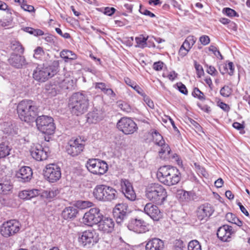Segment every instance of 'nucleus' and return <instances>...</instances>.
<instances>
[{"mask_svg": "<svg viewBox=\"0 0 250 250\" xmlns=\"http://www.w3.org/2000/svg\"><path fill=\"white\" fill-rule=\"evenodd\" d=\"M19 117L26 123L33 122L38 113V107L35 102L31 100H23L17 105Z\"/></svg>", "mask_w": 250, "mask_h": 250, "instance_id": "f257e3e1", "label": "nucleus"}, {"mask_svg": "<svg viewBox=\"0 0 250 250\" xmlns=\"http://www.w3.org/2000/svg\"><path fill=\"white\" fill-rule=\"evenodd\" d=\"M157 177L161 183L170 186L177 184L180 181L181 173L176 167L164 166L158 169Z\"/></svg>", "mask_w": 250, "mask_h": 250, "instance_id": "f03ea898", "label": "nucleus"}, {"mask_svg": "<svg viewBox=\"0 0 250 250\" xmlns=\"http://www.w3.org/2000/svg\"><path fill=\"white\" fill-rule=\"evenodd\" d=\"M88 105V98L80 92L73 94L70 98L68 104L71 112L76 116L84 113L87 110Z\"/></svg>", "mask_w": 250, "mask_h": 250, "instance_id": "7ed1b4c3", "label": "nucleus"}, {"mask_svg": "<svg viewBox=\"0 0 250 250\" xmlns=\"http://www.w3.org/2000/svg\"><path fill=\"white\" fill-rule=\"evenodd\" d=\"M146 197L158 205L164 203L167 197V192L164 187L159 183H151L146 188Z\"/></svg>", "mask_w": 250, "mask_h": 250, "instance_id": "20e7f679", "label": "nucleus"}, {"mask_svg": "<svg viewBox=\"0 0 250 250\" xmlns=\"http://www.w3.org/2000/svg\"><path fill=\"white\" fill-rule=\"evenodd\" d=\"M94 197L98 201L111 202L118 198V193L114 188L105 185H97L93 189Z\"/></svg>", "mask_w": 250, "mask_h": 250, "instance_id": "39448f33", "label": "nucleus"}, {"mask_svg": "<svg viewBox=\"0 0 250 250\" xmlns=\"http://www.w3.org/2000/svg\"><path fill=\"white\" fill-rule=\"evenodd\" d=\"M57 71V69L55 66L38 65L33 71V77L37 81L44 82L53 77Z\"/></svg>", "mask_w": 250, "mask_h": 250, "instance_id": "423d86ee", "label": "nucleus"}, {"mask_svg": "<svg viewBox=\"0 0 250 250\" xmlns=\"http://www.w3.org/2000/svg\"><path fill=\"white\" fill-rule=\"evenodd\" d=\"M36 122L38 129L42 133L47 135L54 133L55 126L52 117L44 115L39 116L36 119Z\"/></svg>", "mask_w": 250, "mask_h": 250, "instance_id": "0eeeda50", "label": "nucleus"}, {"mask_svg": "<svg viewBox=\"0 0 250 250\" xmlns=\"http://www.w3.org/2000/svg\"><path fill=\"white\" fill-rule=\"evenodd\" d=\"M43 172L44 178L51 183L57 182L62 176L60 167L55 163L46 165Z\"/></svg>", "mask_w": 250, "mask_h": 250, "instance_id": "6e6552de", "label": "nucleus"}, {"mask_svg": "<svg viewBox=\"0 0 250 250\" xmlns=\"http://www.w3.org/2000/svg\"><path fill=\"white\" fill-rule=\"evenodd\" d=\"M89 172L95 175H103L108 170V165L104 161L98 159H90L85 164Z\"/></svg>", "mask_w": 250, "mask_h": 250, "instance_id": "1a4fd4ad", "label": "nucleus"}, {"mask_svg": "<svg viewBox=\"0 0 250 250\" xmlns=\"http://www.w3.org/2000/svg\"><path fill=\"white\" fill-rule=\"evenodd\" d=\"M98 241V235L94 230H85L80 234L78 237L80 245L86 248H89L94 245Z\"/></svg>", "mask_w": 250, "mask_h": 250, "instance_id": "9d476101", "label": "nucleus"}, {"mask_svg": "<svg viewBox=\"0 0 250 250\" xmlns=\"http://www.w3.org/2000/svg\"><path fill=\"white\" fill-rule=\"evenodd\" d=\"M84 142L81 138L70 140L66 146L67 153L72 157L78 156L84 148Z\"/></svg>", "mask_w": 250, "mask_h": 250, "instance_id": "9b49d317", "label": "nucleus"}, {"mask_svg": "<svg viewBox=\"0 0 250 250\" xmlns=\"http://www.w3.org/2000/svg\"><path fill=\"white\" fill-rule=\"evenodd\" d=\"M117 127L125 134H132L137 131L138 127L136 123L130 118L123 117L117 124Z\"/></svg>", "mask_w": 250, "mask_h": 250, "instance_id": "f8f14e48", "label": "nucleus"}, {"mask_svg": "<svg viewBox=\"0 0 250 250\" xmlns=\"http://www.w3.org/2000/svg\"><path fill=\"white\" fill-rule=\"evenodd\" d=\"M20 224L16 220H11L4 223L0 228V233L5 237H8L17 233L20 230Z\"/></svg>", "mask_w": 250, "mask_h": 250, "instance_id": "ddd939ff", "label": "nucleus"}, {"mask_svg": "<svg viewBox=\"0 0 250 250\" xmlns=\"http://www.w3.org/2000/svg\"><path fill=\"white\" fill-rule=\"evenodd\" d=\"M102 215V214L98 208H92L84 214L83 218V222L84 224L89 226L98 224Z\"/></svg>", "mask_w": 250, "mask_h": 250, "instance_id": "4468645a", "label": "nucleus"}, {"mask_svg": "<svg viewBox=\"0 0 250 250\" xmlns=\"http://www.w3.org/2000/svg\"><path fill=\"white\" fill-rule=\"evenodd\" d=\"M127 227L129 230L137 233H145L148 230V224L141 219L131 218Z\"/></svg>", "mask_w": 250, "mask_h": 250, "instance_id": "2eb2a0df", "label": "nucleus"}, {"mask_svg": "<svg viewBox=\"0 0 250 250\" xmlns=\"http://www.w3.org/2000/svg\"><path fill=\"white\" fill-rule=\"evenodd\" d=\"M30 153L32 157L37 161H43L48 156L49 148L47 147H43L42 145L37 144L31 148Z\"/></svg>", "mask_w": 250, "mask_h": 250, "instance_id": "dca6fc26", "label": "nucleus"}, {"mask_svg": "<svg viewBox=\"0 0 250 250\" xmlns=\"http://www.w3.org/2000/svg\"><path fill=\"white\" fill-rule=\"evenodd\" d=\"M214 211V208L208 203L200 206L197 209V217L200 221H207Z\"/></svg>", "mask_w": 250, "mask_h": 250, "instance_id": "f3484780", "label": "nucleus"}, {"mask_svg": "<svg viewBox=\"0 0 250 250\" xmlns=\"http://www.w3.org/2000/svg\"><path fill=\"white\" fill-rule=\"evenodd\" d=\"M121 189L125 196L130 201H134L136 195L131 183L129 180L122 179L120 181Z\"/></svg>", "mask_w": 250, "mask_h": 250, "instance_id": "a211bd4d", "label": "nucleus"}, {"mask_svg": "<svg viewBox=\"0 0 250 250\" xmlns=\"http://www.w3.org/2000/svg\"><path fill=\"white\" fill-rule=\"evenodd\" d=\"M152 136L155 143L161 146V150L159 151V156L162 157L164 153L169 155L171 150L169 146L165 144L163 136L156 130L152 131Z\"/></svg>", "mask_w": 250, "mask_h": 250, "instance_id": "6ab92c4d", "label": "nucleus"}, {"mask_svg": "<svg viewBox=\"0 0 250 250\" xmlns=\"http://www.w3.org/2000/svg\"><path fill=\"white\" fill-rule=\"evenodd\" d=\"M114 225V222L111 218L104 216L103 215L98 223V229L106 233H110L113 230Z\"/></svg>", "mask_w": 250, "mask_h": 250, "instance_id": "aec40b11", "label": "nucleus"}, {"mask_svg": "<svg viewBox=\"0 0 250 250\" xmlns=\"http://www.w3.org/2000/svg\"><path fill=\"white\" fill-rule=\"evenodd\" d=\"M144 212L154 221H158L162 217L158 207L152 203H147L144 208Z\"/></svg>", "mask_w": 250, "mask_h": 250, "instance_id": "412c9836", "label": "nucleus"}, {"mask_svg": "<svg viewBox=\"0 0 250 250\" xmlns=\"http://www.w3.org/2000/svg\"><path fill=\"white\" fill-rule=\"evenodd\" d=\"M234 233L232 227L229 225H224L220 227L217 232V235L222 241H229L232 234Z\"/></svg>", "mask_w": 250, "mask_h": 250, "instance_id": "4be33fe9", "label": "nucleus"}, {"mask_svg": "<svg viewBox=\"0 0 250 250\" xmlns=\"http://www.w3.org/2000/svg\"><path fill=\"white\" fill-rule=\"evenodd\" d=\"M104 117V112L102 109L94 108L87 114V121L91 124H96L101 121Z\"/></svg>", "mask_w": 250, "mask_h": 250, "instance_id": "5701e85b", "label": "nucleus"}, {"mask_svg": "<svg viewBox=\"0 0 250 250\" xmlns=\"http://www.w3.org/2000/svg\"><path fill=\"white\" fill-rule=\"evenodd\" d=\"M9 63L17 68L25 66L27 63L24 56L13 53L8 59Z\"/></svg>", "mask_w": 250, "mask_h": 250, "instance_id": "b1692460", "label": "nucleus"}, {"mask_svg": "<svg viewBox=\"0 0 250 250\" xmlns=\"http://www.w3.org/2000/svg\"><path fill=\"white\" fill-rule=\"evenodd\" d=\"M32 171L29 167H22L16 173V176L19 180L22 182L29 181L32 176Z\"/></svg>", "mask_w": 250, "mask_h": 250, "instance_id": "393cba45", "label": "nucleus"}, {"mask_svg": "<svg viewBox=\"0 0 250 250\" xmlns=\"http://www.w3.org/2000/svg\"><path fill=\"white\" fill-rule=\"evenodd\" d=\"M164 248V242L157 238L150 239L146 245V250H163Z\"/></svg>", "mask_w": 250, "mask_h": 250, "instance_id": "a878e982", "label": "nucleus"}, {"mask_svg": "<svg viewBox=\"0 0 250 250\" xmlns=\"http://www.w3.org/2000/svg\"><path fill=\"white\" fill-rule=\"evenodd\" d=\"M61 88L58 81L56 80L54 82L46 84L45 86V92L50 96H54L60 92Z\"/></svg>", "mask_w": 250, "mask_h": 250, "instance_id": "bb28decb", "label": "nucleus"}, {"mask_svg": "<svg viewBox=\"0 0 250 250\" xmlns=\"http://www.w3.org/2000/svg\"><path fill=\"white\" fill-rule=\"evenodd\" d=\"M78 213V211L76 207L70 206L63 209L62 216L65 220L73 219L76 217Z\"/></svg>", "mask_w": 250, "mask_h": 250, "instance_id": "cd10ccee", "label": "nucleus"}, {"mask_svg": "<svg viewBox=\"0 0 250 250\" xmlns=\"http://www.w3.org/2000/svg\"><path fill=\"white\" fill-rule=\"evenodd\" d=\"M40 194V191L37 189L24 190L20 191L19 197L23 200H30L38 196Z\"/></svg>", "mask_w": 250, "mask_h": 250, "instance_id": "c85d7f7f", "label": "nucleus"}, {"mask_svg": "<svg viewBox=\"0 0 250 250\" xmlns=\"http://www.w3.org/2000/svg\"><path fill=\"white\" fill-rule=\"evenodd\" d=\"M61 89H71L73 87V81L69 79H63L59 78L57 80Z\"/></svg>", "mask_w": 250, "mask_h": 250, "instance_id": "c756f323", "label": "nucleus"}, {"mask_svg": "<svg viewBox=\"0 0 250 250\" xmlns=\"http://www.w3.org/2000/svg\"><path fill=\"white\" fill-rule=\"evenodd\" d=\"M11 148L7 142L0 143V159L4 158L10 154Z\"/></svg>", "mask_w": 250, "mask_h": 250, "instance_id": "7c9ffc66", "label": "nucleus"}, {"mask_svg": "<svg viewBox=\"0 0 250 250\" xmlns=\"http://www.w3.org/2000/svg\"><path fill=\"white\" fill-rule=\"evenodd\" d=\"M60 56L65 62L68 60H73L77 58L76 55L72 51L68 50H63L60 53Z\"/></svg>", "mask_w": 250, "mask_h": 250, "instance_id": "2f4dec72", "label": "nucleus"}, {"mask_svg": "<svg viewBox=\"0 0 250 250\" xmlns=\"http://www.w3.org/2000/svg\"><path fill=\"white\" fill-rule=\"evenodd\" d=\"M13 188V186L9 182L0 183V194H8Z\"/></svg>", "mask_w": 250, "mask_h": 250, "instance_id": "473e14b6", "label": "nucleus"}, {"mask_svg": "<svg viewBox=\"0 0 250 250\" xmlns=\"http://www.w3.org/2000/svg\"><path fill=\"white\" fill-rule=\"evenodd\" d=\"M226 218L229 222L236 224L239 227H241L243 225V222L240 220L232 213L229 212L227 213Z\"/></svg>", "mask_w": 250, "mask_h": 250, "instance_id": "72a5a7b5", "label": "nucleus"}, {"mask_svg": "<svg viewBox=\"0 0 250 250\" xmlns=\"http://www.w3.org/2000/svg\"><path fill=\"white\" fill-rule=\"evenodd\" d=\"M11 49L20 54H22L24 52V48L22 46L20 42L17 41L13 40L11 42Z\"/></svg>", "mask_w": 250, "mask_h": 250, "instance_id": "f704fd0d", "label": "nucleus"}, {"mask_svg": "<svg viewBox=\"0 0 250 250\" xmlns=\"http://www.w3.org/2000/svg\"><path fill=\"white\" fill-rule=\"evenodd\" d=\"M196 39L193 36H188L183 43V47H185L186 49L190 50L195 44Z\"/></svg>", "mask_w": 250, "mask_h": 250, "instance_id": "c9c22d12", "label": "nucleus"}, {"mask_svg": "<svg viewBox=\"0 0 250 250\" xmlns=\"http://www.w3.org/2000/svg\"><path fill=\"white\" fill-rule=\"evenodd\" d=\"M161 158L166 159H170L172 161H174L176 162L177 164L179 166H181L182 165V161L180 159L179 155H178L176 153H174L170 154V151L169 152V154L167 155V153H164L163 155V157H161Z\"/></svg>", "mask_w": 250, "mask_h": 250, "instance_id": "e433bc0d", "label": "nucleus"}, {"mask_svg": "<svg viewBox=\"0 0 250 250\" xmlns=\"http://www.w3.org/2000/svg\"><path fill=\"white\" fill-rule=\"evenodd\" d=\"M60 193V190L56 188H53L49 190H45L43 192V195L48 199H52L56 197Z\"/></svg>", "mask_w": 250, "mask_h": 250, "instance_id": "4c0bfd02", "label": "nucleus"}, {"mask_svg": "<svg viewBox=\"0 0 250 250\" xmlns=\"http://www.w3.org/2000/svg\"><path fill=\"white\" fill-rule=\"evenodd\" d=\"M223 67L224 69V71H222L221 69H220V71L222 74H224L227 72L230 76L233 74L234 66L232 62H229L228 64L223 65Z\"/></svg>", "mask_w": 250, "mask_h": 250, "instance_id": "58836bf2", "label": "nucleus"}, {"mask_svg": "<svg viewBox=\"0 0 250 250\" xmlns=\"http://www.w3.org/2000/svg\"><path fill=\"white\" fill-rule=\"evenodd\" d=\"M118 106L123 111L126 113L131 112L132 109L129 104L124 101H119L117 102Z\"/></svg>", "mask_w": 250, "mask_h": 250, "instance_id": "ea45409f", "label": "nucleus"}, {"mask_svg": "<svg viewBox=\"0 0 250 250\" xmlns=\"http://www.w3.org/2000/svg\"><path fill=\"white\" fill-rule=\"evenodd\" d=\"M192 95L200 101H203L206 99L204 94L199 90L197 87H194L192 92Z\"/></svg>", "mask_w": 250, "mask_h": 250, "instance_id": "a19ab883", "label": "nucleus"}, {"mask_svg": "<svg viewBox=\"0 0 250 250\" xmlns=\"http://www.w3.org/2000/svg\"><path fill=\"white\" fill-rule=\"evenodd\" d=\"M147 38L148 37L146 38L143 35H141L135 38V41L139 47L144 48L146 46V41Z\"/></svg>", "mask_w": 250, "mask_h": 250, "instance_id": "79ce46f5", "label": "nucleus"}, {"mask_svg": "<svg viewBox=\"0 0 250 250\" xmlns=\"http://www.w3.org/2000/svg\"><path fill=\"white\" fill-rule=\"evenodd\" d=\"M113 214L117 223H121L127 215V213L118 212L117 210L116 211H113Z\"/></svg>", "mask_w": 250, "mask_h": 250, "instance_id": "37998d69", "label": "nucleus"}, {"mask_svg": "<svg viewBox=\"0 0 250 250\" xmlns=\"http://www.w3.org/2000/svg\"><path fill=\"white\" fill-rule=\"evenodd\" d=\"M188 250H202L201 246L197 240H192L188 243Z\"/></svg>", "mask_w": 250, "mask_h": 250, "instance_id": "c03bdc74", "label": "nucleus"}, {"mask_svg": "<svg viewBox=\"0 0 250 250\" xmlns=\"http://www.w3.org/2000/svg\"><path fill=\"white\" fill-rule=\"evenodd\" d=\"M127 208L128 206L126 204L124 203L118 204L115 206L113 211H116L117 210L118 212L127 213Z\"/></svg>", "mask_w": 250, "mask_h": 250, "instance_id": "a18cd8bd", "label": "nucleus"}, {"mask_svg": "<svg viewBox=\"0 0 250 250\" xmlns=\"http://www.w3.org/2000/svg\"><path fill=\"white\" fill-rule=\"evenodd\" d=\"M76 204L78 207L81 209H84L92 207L93 203L88 201H78Z\"/></svg>", "mask_w": 250, "mask_h": 250, "instance_id": "49530a36", "label": "nucleus"}, {"mask_svg": "<svg viewBox=\"0 0 250 250\" xmlns=\"http://www.w3.org/2000/svg\"><path fill=\"white\" fill-rule=\"evenodd\" d=\"M220 93L223 97H228L231 93V89L229 86L225 85L220 89Z\"/></svg>", "mask_w": 250, "mask_h": 250, "instance_id": "de8ad7c7", "label": "nucleus"}, {"mask_svg": "<svg viewBox=\"0 0 250 250\" xmlns=\"http://www.w3.org/2000/svg\"><path fill=\"white\" fill-rule=\"evenodd\" d=\"M139 11L141 14L147 16L151 18L155 17V15L153 13L145 9L144 7H143L141 5H140Z\"/></svg>", "mask_w": 250, "mask_h": 250, "instance_id": "09e8293b", "label": "nucleus"}, {"mask_svg": "<svg viewBox=\"0 0 250 250\" xmlns=\"http://www.w3.org/2000/svg\"><path fill=\"white\" fill-rule=\"evenodd\" d=\"M194 66L198 77H201V76L204 74V70L202 66L200 64H198L196 61L194 62Z\"/></svg>", "mask_w": 250, "mask_h": 250, "instance_id": "8fccbe9b", "label": "nucleus"}, {"mask_svg": "<svg viewBox=\"0 0 250 250\" xmlns=\"http://www.w3.org/2000/svg\"><path fill=\"white\" fill-rule=\"evenodd\" d=\"M177 86L179 91L184 95H187L188 93V90L186 86L182 83H177Z\"/></svg>", "mask_w": 250, "mask_h": 250, "instance_id": "3c124183", "label": "nucleus"}, {"mask_svg": "<svg viewBox=\"0 0 250 250\" xmlns=\"http://www.w3.org/2000/svg\"><path fill=\"white\" fill-rule=\"evenodd\" d=\"M43 54L44 51L42 48L39 46L34 50V57L37 59L40 58Z\"/></svg>", "mask_w": 250, "mask_h": 250, "instance_id": "603ef678", "label": "nucleus"}, {"mask_svg": "<svg viewBox=\"0 0 250 250\" xmlns=\"http://www.w3.org/2000/svg\"><path fill=\"white\" fill-rule=\"evenodd\" d=\"M199 41L203 45H206L209 43L210 39L209 37L207 35H203L200 37Z\"/></svg>", "mask_w": 250, "mask_h": 250, "instance_id": "864d4df0", "label": "nucleus"}, {"mask_svg": "<svg viewBox=\"0 0 250 250\" xmlns=\"http://www.w3.org/2000/svg\"><path fill=\"white\" fill-rule=\"evenodd\" d=\"M226 15L229 17H235L237 16L236 12L233 9L229 8H226L223 10Z\"/></svg>", "mask_w": 250, "mask_h": 250, "instance_id": "5fc2aeb1", "label": "nucleus"}, {"mask_svg": "<svg viewBox=\"0 0 250 250\" xmlns=\"http://www.w3.org/2000/svg\"><path fill=\"white\" fill-rule=\"evenodd\" d=\"M21 7L26 11L32 12L34 10V8L33 6L28 5L26 1H24V3L22 4Z\"/></svg>", "mask_w": 250, "mask_h": 250, "instance_id": "6e6d98bb", "label": "nucleus"}, {"mask_svg": "<svg viewBox=\"0 0 250 250\" xmlns=\"http://www.w3.org/2000/svg\"><path fill=\"white\" fill-rule=\"evenodd\" d=\"M163 66L164 63L159 61L154 63L153 65V68L156 71H160L162 70Z\"/></svg>", "mask_w": 250, "mask_h": 250, "instance_id": "4d7b16f0", "label": "nucleus"}, {"mask_svg": "<svg viewBox=\"0 0 250 250\" xmlns=\"http://www.w3.org/2000/svg\"><path fill=\"white\" fill-rule=\"evenodd\" d=\"M209 50L212 52L215 56H217V55H219L221 60L223 59L222 55L221 54L220 51L217 50L216 47L211 45L209 47Z\"/></svg>", "mask_w": 250, "mask_h": 250, "instance_id": "13d9d810", "label": "nucleus"}, {"mask_svg": "<svg viewBox=\"0 0 250 250\" xmlns=\"http://www.w3.org/2000/svg\"><path fill=\"white\" fill-rule=\"evenodd\" d=\"M55 31L56 32L59 34L60 36H61L62 37L64 38V39H69L70 38V35L68 33H63L61 30V29L59 28H56Z\"/></svg>", "mask_w": 250, "mask_h": 250, "instance_id": "bf43d9fd", "label": "nucleus"}, {"mask_svg": "<svg viewBox=\"0 0 250 250\" xmlns=\"http://www.w3.org/2000/svg\"><path fill=\"white\" fill-rule=\"evenodd\" d=\"M197 105L201 110L207 113H209L211 111L210 107L208 105L198 103Z\"/></svg>", "mask_w": 250, "mask_h": 250, "instance_id": "052dcab7", "label": "nucleus"}, {"mask_svg": "<svg viewBox=\"0 0 250 250\" xmlns=\"http://www.w3.org/2000/svg\"><path fill=\"white\" fill-rule=\"evenodd\" d=\"M207 71L208 74L212 76H216L217 73V71L215 68L211 65L208 66Z\"/></svg>", "mask_w": 250, "mask_h": 250, "instance_id": "680f3d73", "label": "nucleus"}, {"mask_svg": "<svg viewBox=\"0 0 250 250\" xmlns=\"http://www.w3.org/2000/svg\"><path fill=\"white\" fill-rule=\"evenodd\" d=\"M144 100L146 104L151 108H154V104L153 101L149 98L148 97L145 96L144 98Z\"/></svg>", "mask_w": 250, "mask_h": 250, "instance_id": "e2e57ef3", "label": "nucleus"}, {"mask_svg": "<svg viewBox=\"0 0 250 250\" xmlns=\"http://www.w3.org/2000/svg\"><path fill=\"white\" fill-rule=\"evenodd\" d=\"M115 10V9L113 7H106L104 9V14L108 16H111L114 13Z\"/></svg>", "mask_w": 250, "mask_h": 250, "instance_id": "0e129e2a", "label": "nucleus"}, {"mask_svg": "<svg viewBox=\"0 0 250 250\" xmlns=\"http://www.w3.org/2000/svg\"><path fill=\"white\" fill-rule=\"evenodd\" d=\"M95 87L96 89H100L103 92L106 88V85L104 83H95Z\"/></svg>", "mask_w": 250, "mask_h": 250, "instance_id": "69168bd1", "label": "nucleus"}, {"mask_svg": "<svg viewBox=\"0 0 250 250\" xmlns=\"http://www.w3.org/2000/svg\"><path fill=\"white\" fill-rule=\"evenodd\" d=\"M189 51V50L186 49L185 47H183V45H182L179 51V54L182 57H184L188 54Z\"/></svg>", "mask_w": 250, "mask_h": 250, "instance_id": "338daca9", "label": "nucleus"}, {"mask_svg": "<svg viewBox=\"0 0 250 250\" xmlns=\"http://www.w3.org/2000/svg\"><path fill=\"white\" fill-rule=\"evenodd\" d=\"M218 105L222 109L225 111L228 112L230 109L229 105L225 104V103L221 102L219 103Z\"/></svg>", "mask_w": 250, "mask_h": 250, "instance_id": "774afa93", "label": "nucleus"}]
</instances>
